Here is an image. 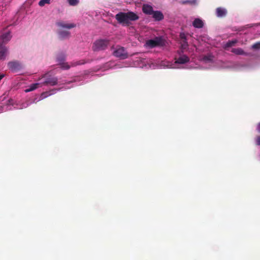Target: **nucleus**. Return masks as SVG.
Returning a JSON list of instances; mask_svg holds the SVG:
<instances>
[{
	"label": "nucleus",
	"instance_id": "obj_13",
	"mask_svg": "<svg viewBox=\"0 0 260 260\" xmlns=\"http://www.w3.org/2000/svg\"><path fill=\"white\" fill-rule=\"evenodd\" d=\"M216 15L218 17H225L227 14V11L225 9L218 7L216 10Z\"/></svg>",
	"mask_w": 260,
	"mask_h": 260
},
{
	"label": "nucleus",
	"instance_id": "obj_10",
	"mask_svg": "<svg viewBox=\"0 0 260 260\" xmlns=\"http://www.w3.org/2000/svg\"><path fill=\"white\" fill-rule=\"evenodd\" d=\"M7 51L8 49L5 45L0 42V58L1 59H5Z\"/></svg>",
	"mask_w": 260,
	"mask_h": 260
},
{
	"label": "nucleus",
	"instance_id": "obj_21",
	"mask_svg": "<svg viewBox=\"0 0 260 260\" xmlns=\"http://www.w3.org/2000/svg\"><path fill=\"white\" fill-rule=\"evenodd\" d=\"M51 0H40L39 2V5L40 7H43L45 4H50Z\"/></svg>",
	"mask_w": 260,
	"mask_h": 260
},
{
	"label": "nucleus",
	"instance_id": "obj_17",
	"mask_svg": "<svg viewBox=\"0 0 260 260\" xmlns=\"http://www.w3.org/2000/svg\"><path fill=\"white\" fill-rule=\"evenodd\" d=\"M231 52L236 55H247V53L241 48H233Z\"/></svg>",
	"mask_w": 260,
	"mask_h": 260
},
{
	"label": "nucleus",
	"instance_id": "obj_14",
	"mask_svg": "<svg viewBox=\"0 0 260 260\" xmlns=\"http://www.w3.org/2000/svg\"><path fill=\"white\" fill-rule=\"evenodd\" d=\"M142 10L144 13L147 15H151L153 12L152 7L148 5H144L142 7Z\"/></svg>",
	"mask_w": 260,
	"mask_h": 260
},
{
	"label": "nucleus",
	"instance_id": "obj_1",
	"mask_svg": "<svg viewBox=\"0 0 260 260\" xmlns=\"http://www.w3.org/2000/svg\"><path fill=\"white\" fill-rule=\"evenodd\" d=\"M139 18L137 14L131 11L119 12L115 15V19L118 23L125 26H129L131 21H136Z\"/></svg>",
	"mask_w": 260,
	"mask_h": 260
},
{
	"label": "nucleus",
	"instance_id": "obj_24",
	"mask_svg": "<svg viewBox=\"0 0 260 260\" xmlns=\"http://www.w3.org/2000/svg\"><path fill=\"white\" fill-rule=\"evenodd\" d=\"M252 48L255 50L260 49V42H257L254 44L252 46Z\"/></svg>",
	"mask_w": 260,
	"mask_h": 260
},
{
	"label": "nucleus",
	"instance_id": "obj_28",
	"mask_svg": "<svg viewBox=\"0 0 260 260\" xmlns=\"http://www.w3.org/2000/svg\"><path fill=\"white\" fill-rule=\"evenodd\" d=\"M164 46L165 45V40H164V43H163Z\"/></svg>",
	"mask_w": 260,
	"mask_h": 260
},
{
	"label": "nucleus",
	"instance_id": "obj_22",
	"mask_svg": "<svg viewBox=\"0 0 260 260\" xmlns=\"http://www.w3.org/2000/svg\"><path fill=\"white\" fill-rule=\"evenodd\" d=\"M212 58L213 56L209 54L208 55H205L203 57V60L205 61H211L212 60Z\"/></svg>",
	"mask_w": 260,
	"mask_h": 260
},
{
	"label": "nucleus",
	"instance_id": "obj_25",
	"mask_svg": "<svg viewBox=\"0 0 260 260\" xmlns=\"http://www.w3.org/2000/svg\"><path fill=\"white\" fill-rule=\"evenodd\" d=\"M255 144L260 146V135H257L255 138Z\"/></svg>",
	"mask_w": 260,
	"mask_h": 260
},
{
	"label": "nucleus",
	"instance_id": "obj_3",
	"mask_svg": "<svg viewBox=\"0 0 260 260\" xmlns=\"http://www.w3.org/2000/svg\"><path fill=\"white\" fill-rule=\"evenodd\" d=\"M110 41L107 39H99L95 41L92 46L94 51H99L106 49L109 45Z\"/></svg>",
	"mask_w": 260,
	"mask_h": 260
},
{
	"label": "nucleus",
	"instance_id": "obj_18",
	"mask_svg": "<svg viewBox=\"0 0 260 260\" xmlns=\"http://www.w3.org/2000/svg\"><path fill=\"white\" fill-rule=\"evenodd\" d=\"M237 43V40H236L229 41L224 45L223 48L224 49L227 50L228 48L234 46Z\"/></svg>",
	"mask_w": 260,
	"mask_h": 260
},
{
	"label": "nucleus",
	"instance_id": "obj_6",
	"mask_svg": "<svg viewBox=\"0 0 260 260\" xmlns=\"http://www.w3.org/2000/svg\"><path fill=\"white\" fill-rule=\"evenodd\" d=\"M57 82L58 79L56 77L49 76L46 77L45 81L44 82L43 84L49 85L50 86H54L57 84Z\"/></svg>",
	"mask_w": 260,
	"mask_h": 260
},
{
	"label": "nucleus",
	"instance_id": "obj_7",
	"mask_svg": "<svg viewBox=\"0 0 260 260\" xmlns=\"http://www.w3.org/2000/svg\"><path fill=\"white\" fill-rule=\"evenodd\" d=\"M180 44L182 49H186L188 48V44L187 42L186 35L184 32L180 34Z\"/></svg>",
	"mask_w": 260,
	"mask_h": 260
},
{
	"label": "nucleus",
	"instance_id": "obj_27",
	"mask_svg": "<svg viewBox=\"0 0 260 260\" xmlns=\"http://www.w3.org/2000/svg\"><path fill=\"white\" fill-rule=\"evenodd\" d=\"M4 77L3 74L0 75V80H1Z\"/></svg>",
	"mask_w": 260,
	"mask_h": 260
},
{
	"label": "nucleus",
	"instance_id": "obj_4",
	"mask_svg": "<svg viewBox=\"0 0 260 260\" xmlns=\"http://www.w3.org/2000/svg\"><path fill=\"white\" fill-rule=\"evenodd\" d=\"M162 44V37H156L154 39L147 41L144 45L148 48H153L161 45Z\"/></svg>",
	"mask_w": 260,
	"mask_h": 260
},
{
	"label": "nucleus",
	"instance_id": "obj_15",
	"mask_svg": "<svg viewBox=\"0 0 260 260\" xmlns=\"http://www.w3.org/2000/svg\"><path fill=\"white\" fill-rule=\"evenodd\" d=\"M58 38L60 40H63L69 38L70 32L67 30H62L58 32Z\"/></svg>",
	"mask_w": 260,
	"mask_h": 260
},
{
	"label": "nucleus",
	"instance_id": "obj_5",
	"mask_svg": "<svg viewBox=\"0 0 260 260\" xmlns=\"http://www.w3.org/2000/svg\"><path fill=\"white\" fill-rule=\"evenodd\" d=\"M113 54L115 56L121 59H125L128 57L127 53L124 48L122 47H119L115 50L113 52Z\"/></svg>",
	"mask_w": 260,
	"mask_h": 260
},
{
	"label": "nucleus",
	"instance_id": "obj_8",
	"mask_svg": "<svg viewBox=\"0 0 260 260\" xmlns=\"http://www.w3.org/2000/svg\"><path fill=\"white\" fill-rule=\"evenodd\" d=\"M11 37L10 31H9L4 33L0 36V42L3 44H6L10 40Z\"/></svg>",
	"mask_w": 260,
	"mask_h": 260
},
{
	"label": "nucleus",
	"instance_id": "obj_26",
	"mask_svg": "<svg viewBox=\"0 0 260 260\" xmlns=\"http://www.w3.org/2000/svg\"><path fill=\"white\" fill-rule=\"evenodd\" d=\"M257 131L260 133V122L258 123L256 127Z\"/></svg>",
	"mask_w": 260,
	"mask_h": 260
},
{
	"label": "nucleus",
	"instance_id": "obj_16",
	"mask_svg": "<svg viewBox=\"0 0 260 260\" xmlns=\"http://www.w3.org/2000/svg\"><path fill=\"white\" fill-rule=\"evenodd\" d=\"M192 25L196 28H201L203 27L204 23L201 19L196 18L193 21Z\"/></svg>",
	"mask_w": 260,
	"mask_h": 260
},
{
	"label": "nucleus",
	"instance_id": "obj_9",
	"mask_svg": "<svg viewBox=\"0 0 260 260\" xmlns=\"http://www.w3.org/2000/svg\"><path fill=\"white\" fill-rule=\"evenodd\" d=\"M56 25L60 27L71 29L76 27L74 23H67L63 21H59L56 23Z\"/></svg>",
	"mask_w": 260,
	"mask_h": 260
},
{
	"label": "nucleus",
	"instance_id": "obj_11",
	"mask_svg": "<svg viewBox=\"0 0 260 260\" xmlns=\"http://www.w3.org/2000/svg\"><path fill=\"white\" fill-rule=\"evenodd\" d=\"M9 68L14 71L18 70L20 68V64L17 61H11L8 64Z\"/></svg>",
	"mask_w": 260,
	"mask_h": 260
},
{
	"label": "nucleus",
	"instance_id": "obj_19",
	"mask_svg": "<svg viewBox=\"0 0 260 260\" xmlns=\"http://www.w3.org/2000/svg\"><path fill=\"white\" fill-rule=\"evenodd\" d=\"M152 15L153 17L156 20H160L162 19V14L160 12L153 11Z\"/></svg>",
	"mask_w": 260,
	"mask_h": 260
},
{
	"label": "nucleus",
	"instance_id": "obj_12",
	"mask_svg": "<svg viewBox=\"0 0 260 260\" xmlns=\"http://www.w3.org/2000/svg\"><path fill=\"white\" fill-rule=\"evenodd\" d=\"M189 61V58L186 55H180L176 59V62L180 64H184Z\"/></svg>",
	"mask_w": 260,
	"mask_h": 260
},
{
	"label": "nucleus",
	"instance_id": "obj_20",
	"mask_svg": "<svg viewBox=\"0 0 260 260\" xmlns=\"http://www.w3.org/2000/svg\"><path fill=\"white\" fill-rule=\"evenodd\" d=\"M38 86H39V83H35V84H31L29 87V88H28L25 90V92H27L32 91V90L37 89L38 87Z\"/></svg>",
	"mask_w": 260,
	"mask_h": 260
},
{
	"label": "nucleus",
	"instance_id": "obj_23",
	"mask_svg": "<svg viewBox=\"0 0 260 260\" xmlns=\"http://www.w3.org/2000/svg\"><path fill=\"white\" fill-rule=\"evenodd\" d=\"M68 2L71 6H76L79 3L78 0H68Z\"/></svg>",
	"mask_w": 260,
	"mask_h": 260
},
{
	"label": "nucleus",
	"instance_id": "obj_2",
	"mask_svg": "<svg viewBox=\"0 0 260 260\" xmlns=\"http://www.w3.org/2000/svg\"><path fill=\"white\" fill-rule=\"evenodd\" d=\"M66 55L63 53H59L58 54L56 57L57 60L60 63L61 68L63 69L68 70L72 67H75L78 65L84 64L86 63L84 60H81L77 61H74L71 62V65L69 66L67 63H64L61 62L65 60Z\"/></svg>",
	"mask_w": 260,
	"mask_h": 260
}]
</instances>
